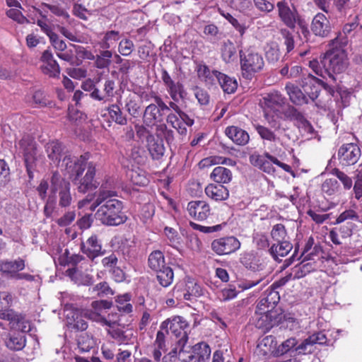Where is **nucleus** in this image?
<instances>
[{"label": "nucleus", "instance_id": "obj_51", "mask_svg": "<svg viewBox=\"0 0 362 362\" xmlns=\"http://www.w3.org/2000/svg\"><path fill=\"white\" fill-rule=\"evenodd\" d=\"M57 56L62 60L67 62L71 66H78L82 63V60L75 57L71 49L65 50L64 52H57Z\"/></svg>", "mask_w": 362, "mask_h": 362}, {"label": "nucleus", "instance_id": "obj_36", "mask_svg": "<svg viewBox=\"0 0 362 362\" xmlns=\"http://www.w3.org/2000/svg\"><path fill=\"white\" fill-rule=\"evenodd\" d=\"M279 300V293L274 291L264 293L257 304V308L261 311H266L265 308L273 309Z\"/></svg>", "mask_w": 362, "mask_h": 362}, {"label": "nucleus", "instance_id": "obj_59", "mask_svg": "<svg viewBox=\"0 0 362 362\" xmlns=\"http://www.w3.org/2000/svg\"><path fill=\"white\" fill-rule=\"evenodd\" d=\"M42 71L45 74L49 75L51 77H58L60 74V67L57 61H52L47 63L42 67Z\"/></svg>", "mask_w": 362, "mask_h": 362}, {"label": "nucleus", "instance_id": "obj_6", "mask_svg": "<svg viewBox=\"0 0 362 362\" xmlns=\"http://www.w3.org/2000/svg\"><path fill=\"white\" fill-rule=\"evenodd\" d=\"M321 64L324 68L323 72L326 75V80L329 82H336L334 74H340L345 71L347 66L344 59V54L341 50L328 51L321 57Z\"/></svg>", "mask_w": 362, "mask_h": 362}, {"label": "nucleus", "instance_id": "obj_14", "mask_svg": "<svg viewBox=\"0 0 362 362\" xmlns=\"http://www.w3.org/2000/svg\"><path fill=\"white\" fill-rule=\"evenodd\" d=\"M115 82L111 79L102 81L98 79V86L93 93V99L103 103L110 102L115 96Z\"/></svg>", "mask_w": 362, "mask_h": 362}, {"label": "nucleus", "instance_id": "obj_32", "mask_svg": "<svg viewBox=\"0 0 362 362\" xmlns=\"http://www.w3.org/2000/svg\"><path fill=\"white\" fill-rule=\"evenodd\" d=\"M45 148L49 158L57 165H59L64 150L62 144L58 141H52L46 144Z\"/></svg>", "mask_w": 362, "mask_h": 362}, {"label": "nucleus", "instance_id": "obj_50", "mask_svg": "<svg viewBox=\"0 0 362 362\" xmlns=\"http://www.w3.org/2000/svg\"><path fill=\"white\" fill-rule=\"evenodd\" d=\"M331 173L340 180L345 189L349 190L352 187V179L344 172L340 170L339 168H334L332 170Z\"/></svg>", "mask_w": 362, "mask_h": 362}, {"label": "nucleus", "instance_id": "obj_34", "mask_svg": "<svg viewBox=\"0 0 362 362\" xmlns=\"http://www.w3.org/2000/svg\"><path fill=\"white\" fill-rule=\"evenodd\" d=\"M293 245L288 241L277 242V244H273L269 248V252L274 260L281 262L280 257L286 256L292 250Z\"/></svg>", "mask_w": 362, "mask_h": 362}, {"label": "nucleus", "instance_id": "obj_35", "mask_svg": "<svg viewBox=\"0 0 362 362\" xmlns=\"http://www.w3.org/2000/svg\"><path fill=\"white\" fill-rule=\"evenodd\" d=\"M188 334H185L182 339L177 340V346L179 347L178 359L181 362H190L193 360L192 347L191 345H187Z\"/></svg>", "mask_w": 362, "mask_h": 362}, {"label": "nucleus", "instance_id": "obj_20", "mask_svg": "<svg viewBox=\"0 0 362 362\" xmlns=\"http://www.w3.org/2000/svg\"><path fill=\"white\" fill-rule=\"evenodd\" d=\"M189 215L198 221L205 220L210 214L209 205L204 201H192L187 204Z\"/></svg>", "mask_w": 362, "mask_h": 362}, {"label": "nucleus", "instance_id": "obj_40", "mask_svg": "<svg viewBox=\"0 0 362 362\" xmlns=\"http://www.w3.org/2000/svg\"><path fill=\"white\" fill-rule=\"evenodd\" d=\"M211 178L218 184L228 183L232 179V173L226 168L218 166L212 171Z\"/></svg>", "mask_w": 362, "mask_h": 362}, {"label": "nucleus", "instance_id": "obj_58", "mask_svg": "<svg viewBox=\"0 0 362 362\" xmlns=\"http://www.w3.org/2000/svg\"><path fill=\"white\" fill-rule=\"evenodd\" d=\"M134 43L129 39L121 40L118 45V51L123 56H129L134 50Z\"/></svg>", "mask_w": 362, "mask_h": 362}, {"label": "nucleus", "instance_id": "obj_30", "mask_svg": "<svg viewBox=\"0 0 362 362\" xmlns=\"http://www.w3.org/2000/svg\"><path fill=\"white\" fill-rule=\"evenodd\" d=\"M163 121V114H160L156 104L151 103L148 105L144 112L143 122L148 127H152L157 122Z\"/></svg>", "mask_w": 362, "mask_h": 362}, {"label": "nucleus", "instance_id": "obj_44", "mask_svg": "<svg viewBox=\"0 0 362 362\" xmlns=\"http://www.w3.org/2000/svg\"><path fill=\"white\" fill-rule=\"evenodd\" d=\"M124 110L133 117H137L141 106L136 96H129L125 100Z\"/></svg>", "mask_w": 362, "mask_h": 362}, {"label": "nucleus", "instance_id": "obj_49", "mask_svg": "<svg viewBox=\"0 0 362 362\" xmlns=\"http://www.w3.org/2000/svg\"><path fill=\"white\" fill-rule=\"evenodd\" d=\"M33 100L35 104L39 107L52 106V102L43 90H35L33 95Z\"/></svg>", "mask_w": 362, "mask_h": 362}, {"label": "nucleus", "instance_id": "obj_54", "mask_svg": "<svg viewBox=\"0 0 362 362\" xmlns=\"http://www.w3.org/2000/svg\"><path fill=\"white\" fill-rule=\"evenodd\" d=\"M349 40L347 36L341 34V32L337 33V35L330 40L329 45L333 47V50H340V49L346 46L348 44Z\"/></svg>", "mask_w": 362, "mask_h": 362}, {"label": "nucleus", "instance_id": "obj_42", "mask_svg": "<svg viewBox=\"0 0 362 362\" xmlns=\"http://www.w3.org/2000/svg\"><path fill=\"white\" fill-rule=\"evenodd\" d=\"M156 272L157 274L156 279L162 286L168 287L173 283L174 273L171 267L166 266Z\"/></svg>", "mask_w": 362, "mask_h": 362}, {"label": "nucleus", "instance_id": "obj_15", "mask_svg": "<svg viewBox=\"0 0 362 362\" xmlns=\"http://www.w3.org/2000/svg\"><path fill=\"white\" fill-rule=\"evenodd\" d=\"M188 324L186 320L180 316H174L172 318L163 322L160 326V329L165 330L167 334L170 332L175 337L182 339L185 334H187L185 329Z\"/></svg>", "mask_w": 362, "mask_h": 362}, {"label": "nucleus", "instance_id": "obj_47", "mask_svg": "<svg viewBox=\"0 0 362 362\" xmlns=\"http://www.w3.org/2000/svg\"><path fill=\"white\" fill-rule=\"evenodd\" d=\"M130 299L131 296L129 293L117 296L116 301L118 303V310L124 313H130L132 311V305L129 303Z\"/></svg>", "mask_w": 362, "mask_h": 362}, {"label": "nucleus", "instance_id": "obj_23", "mask_svg": "<svg viewBox=\"0 0 362 362\" xmlns=\"http://www.w3.org/2000/svg\"><path fill=\"white\" fill-rule=\"evenodd\" d=\"M121 102L109 105L106 107L110 119L117 124L125 126L128 123V117L121 107Z\"/></svg>", "mask_w": 362, "mask_h": 362}, {"label": "nucleus", "instance_id": "obj_24", "mask_svg": "<svg viewBox=\"0 0 362 362\" xmlns=\"http://www.w3.org/2000/svg\"><path fill=\"white\" fill-rule=\"evenodd\" d=\"M225 132L228 138L238 145L245 146L249 142L250 136L248 133L240 127L235 126L228 127Z\"/></svg>", "mask_w": 362, "mask_h": 362}, {"label": "nucleus", "instance_id": "obj_19", "mask_svg": "<svg viewBox=\"0 0 362 362\" xmlns=\"http://www.w3.org/2000/svg\"><path fill=\"white\" fill-rule=\"evenodd\" d=\"M81 250L91 261L104 254V252L102 251V245L96 235H92L87 239L86 243L82 242Z\"/></svg>", "mask_w": 362, "mask_h": 362}, {"label": "nucleus", "instance_id": "obj_38", "mask_svg": "<svg viewBox=\"0 0 362 362\" xmlns=\"http://www.w3.org/2000/svg\"><path fill=\"white\" fill-rule=\"evenodd\" d=\"M222 59L226 63H230L237 59V51L234 43L230 40L223 42L221 47Z\"/></svg>", "mask_w": 362, "mask_h": 362}, {"label": "nucleus", "instance_id": "obj_28", "mask_svg": "<svg viewBox=\"0 0 362 362\" xmlns=\"http://www.w3.org/2000/svg\"><path fill=\"white\" fill-rule=\"evenodd\" d=\"M285 102L286 98L278 92L269 93L260 100L262 107L269 108L274 112L276 111L278 107L284 105Z\"/></svg>", "mask_w": 362, "mask_h": 362}, {"label": "nucleus", "instance_id": "obj_22", "mask_svg": "<svg viewBox=\"0 0 362 362\" xmlns=\"http://www.w3.org/2000/svg\"><path fill=\"white\" fill-rule=\"evenodd\" d=\"M285 89L289 97L290 101L296 106H302L309 104V98L298 86L293 83H288L286 85Z\"/></svg>", "mask_w": 362, "mask_h": 362}, {"label": "nucleus", "instance_id": "obj_18", "mask_svg": "<svg viewBox=\"0 0 362 362\" xmlns=\"http://www.w3.org/2000/svg\"><path fill=\"white\" fill-rule=\"evenodd\" d=\"M25 267V260L20 257L14 260H0V272L2 275L11 279H14L16 275L23 270Z\"/></svg>", "mask_w": 362, "mask_h": 362}, {"label": "nucleus", "instance_id": "obj_43", "mask_svg": "<svg viewBox=\"0 0 362 362\" xmlns=\"http://www.w3.org/2000/svg\"><path fill=\"white\" fill-rule=\"evenodd\" d=\"M77 344L80 352L85 353L90 351V349L95 347L96 341L92 336L83 333L78 337Z\"/></svg>", "mask_w": 362, "mask_h": 362}, {"label": "nucleus", "instance_id": "obj_57", "mask_svg": "<svg viewBox=\"0 0 362 362\" xmlns=\"http://www.w3.org/2000/svg\"><path fill=\"white\" fill-rule=\"evenodd\" d=\"M9 180V167L4 160L0 159V187L6 185Z\"/></svg>", "mask_w": 362, "mask_h": 362}, {"label": "nucleus", "instance_id": "obj_12", "mask_svg": "<svg viewBox=\"0 0 362 362\" xmlns=\"http://www.w3.org/2000/svg\"><path fill=\"white\" fill-rule=\"evenodd\" d=\"M161 79L173 100L178 102L180 100L185 98L187 92L183 84L180 82L174 81L165 69L161 70Z\"/></svg>", "mask_w": 362, "mask_h": 362}, {"label": "nucleus", "instance_id": "obj_48", "mask_svg": "<svg viewBox=\"0 0 362 362\" xmlns=\"http://www.w3.org/2000/svg\"><path fill=\"white\" fill-rule=\"evenodd\" d=\"M119 38V33L115 30L107 31L100 43L101 48L104 49H109L112 44L116 42Z\"/></svg>", "mask_w": 362, "mask_h": 362}, {"label": "nucleus", "instance_id": "obj_5", "mask_svg": "<svg viewBox=\"0 0 362 362\" xmlns=\"http://www.w3.org/2000/svg\"><path fill=\"white\" fill-rule=\"evenodd\" d=\"M15 148L17 154L23 157L29 179L32 180L36 168L37 153L35 139L29 134H24L16 142Z\"/></svg>", "mask_w": 362, "mask_h": 362}, {"label": "nucleus", "instance_id": "obj_26", "mask_svg": "<svg viewBox=\"0 0 362 362\" xmlns=\"http://www.w3.org/2000/svg\"><path fill=\"white\" fill-rule=\"evenodd\" d=\"M67 326L70 329L76 331H84L88 327L87 322L83 319V316L78 310H70L66 314Z\"/></svg>", "mask_w": 362, "mask_h": 362}, {"label": "nucleus", "instance_id": "obj_63", "mask_svg": "<svg viewBox=\"0 0 362 362\" xmlns=\"http://www.w3.org/2000/svg\"><path fill=\"white\" fill-rule=\"evenodd\" d=\"M151 97L153 99L156 107L160 114L164 115L165 112L170 111V107L163 101L160 95L154 92L151 93Z\"/></svg>", "mask_w": 362, "mask_h": 362}, {"label": "nucleus", "instance_id": "obj_7", "mask_svg": "<svg viewBox=\"0 0 362 362\" xmlns=\"http://www.w3.org/2000/svg\"><path fill=\"white\" fill-rule=\"evenodd\" d=\"M242 74L245 78L252 79L255 74L261 71L264 66L262 56L252 50L239 52Z\"/></svg>", "mask_w": 362, "mask_h": 362}, {"label": "nucleus", "instance_id": "obj_29", "mask_svg": "<svg viewBox=\"0 0 362 362\" xmlns=\"http://www.w3.org/2000/svg\"><path fill=\"white\" fill-rule=\"evenodd\" d=\"M206 194L215 201L226 200L229 197L228 189L221 184H210L205 188Z\"/></svg>", "mask_w": 362, "mask_h": 362}, {"label": "nucleus", "instance_id": "obj_16", "mask_svg": "<svg viewBox=\"0 0 362 362\" xmlns=\"http://www.w3.org/2000/svg\"><path fill=\"white\" fill-rule=\"evenodd\" d=\"M240 262L248 270L259 274H265L263 272L266 269V263L264 259L256 252L244 253L241 255Z\"/></svg>", "mask_w": 362, "mask_h": 362}, {"label": "nucleus", "instance_id": "obj_8", "mask_svg": "<svg viewBox=\"0 0 362 362\" xmlns=\"http://www.w3.org/2000/svg\"><path fill=\"white\" fill-rule=\"evenodd\" d=\"M278 16L280 21L288 28L294 29L297 22L302 18L296 8L288 5L286 1H279L276 3Z\"/></svg>", "mask_w": 362, "mask_h": 362}, {"label": "nucleus", "instance_id": "obj_53", "mask_svg": "<svg viewBox=\"0 0 362 362\" xmlns=\"http://www.w3.org/2000/svg\"><path fill=\"white\" fill-rule=\"evenodd\" d=\"M280 49L278 45L272 44L266 48L265 56L269 63H275L280 58Z\"/></svg>", "mask_w": 362, "mask_h": 362}, {"label": "nucleus", "instance_id": "obj_61", "mask_svg": "<svg viewBox=\"0 0 362 362\" xmlns=\"http://www.w3.org/2000/svg\"><path fill=\"white\" fill-rule=\"evenodd\" d=\"M280 33L284 40L287 52L292 51L295 46V42L292 33L287 28H282Z\"/></svg>", "mask_w": 362, "mask_h": 362}, {"label": "nucleus", "instance_id": "obj_31", "mask_svg": "<svg viewBox=\"0 0 362 362\" xmlns=\"http://www.w3.org/2000/svg\"><path fill=\"white\" fill-rule=\"evenodd\" d=\"M192 354L194 362H208L211 355V348L208 344L202 341L193 346Z\"/></svg>", "mask_w": 362, "mask_h": 362}, {"label": "nucleus", "instance_id": "obj_64", "mask_svg": "<svg viewBox=\"0 0 362 362\" xmlns=\"http://www.w3.org/2000/svg\"><path fill=\"white\" fill-rule=\"evenodd\" d=\"M354 178V191L355 198L359 200L362 197V171L356 170Z\"/></svg>", "mask_w": 362, "mask_h": 362}, {"label": "nucleus", "instance_id": "obj_25", "mask_svg": "<svg viewBox=\"0 0 362 362\" xmlns=\"http://www.w3.org/2000/svg\"><path fill=\"white\" fill-rule=\"evenodd\" d=\"M214 75L225 93L230 94L236 90L238 83L235 78L217 70H214Z\"/></svg>", "mask_w": 362, "mask_h": 362}, {"label": "nucleus", "instance_id": "obj_41", "mask_svg": "<svg viewBox=\"0 0 362 362\" xmlns=\"http://www.w3.org/2000/svg\"><path fill=\"white\" fill-rule=\"evenodd\" d=\"M5 344L9 349L19 351L25 346V339L21 333L10 334L6 339Z\"/></svg>", "mask_w": 362, "mask_h": 362}, {"label": "nucleus", "instance_id": "obj_9", "mask_svg": "<svg viewBox=\"0 0 362 362\" xmlns=\"http://www.w3.org/2000/svg\"><path fill=\"white\" fill-rule=\"evenodd\" d=\"M240 242L234 236H226L211 242V248L218 255H227L236 252L240 247Z\"/></svg>", "mask_w": 362, "mask_h": 362}, {"label": "nucleus", "instance_id": "obj_33", "mask_svg": "<svg viewBox=\"0 0 362 362\" xmlns=\"http://www.w3.org/2000/svg\"><path fill=\"white\" fill-rule=\"evenodd\" d=\"M0 319L9 321L13 326L16 325L18 329L23 331L21 325L24 323V317L11 309L10 307L0 309Z\"/></svg>", "mask_w": 362, "mask_h": 362}, {"label": "nucleus", "instance_id": "obj_4", "mask_svg": "<svg viewBox=\"0 0 362 362\" xmlns=\"http://www.w3.org/2000/svg\"><path fill=\"white\" fill-rule=\"evenodd\" d=\"M327 341L323 332H317L305 339L298 346L296 338L291 337L284 341L278 348V352L284 354L290 351L298 354H310L314 351L315 344L323 345Z\"/></svg>", "mask_w": 362, "mask_h": 362}, {"label": "nucleus", "instance_id": "obj_56", "mask_svg": "<svg viewBox=\"0 0 362 362\" xmlns=\"http://www.w3.org/2000/svg\"><path fill=\"white\" fill-rule=\"evenodd\" d=\"M42 6L48 8L53 14L57 16L62 17L63 18L68 20L69 18V14L66 10L59 4L52 5L46 3H42Z\"/></svg>", "mask_w": 362, "mask_h": 362}, {"label": "nucleus", "instance_id": "obj_17", "mask_svg": "<svg viewBox=\"0 0 362 362\" xmlns=\"http://www.w3.org/2000/svg\"><path fill=\"white\" fill-rule=\"evenodd\" d=\"M332 29V26L324 13H317L314 16L311 23V31L315 35L322 38L327 37Z\"/></svg>", "mask_w": 362, "mask_h": 362}, {"label": "nucleus", "instance_id": "obj_2", "mask_svg": "<svg viewBox=\"0 0 362 362\" xmlns=\"http://www.w3.org/2000/svg\"><path fill=\"white\" fill-rule=\"evenodd\" d=\"M106 187L101 185L99 194L92 204L90 208L94 210L99 206L95 216L103 224L107 226H119L124 223L127 217L123 212L122 202L118 199H112L115 192L112 190H106Z\"/></svg>", "mask_w": 362, "mask_h": 362}, {"label": "nucleus", "instance_id": "obj_3", "mask_svg": "<svg viewBox=\"0 0 362 362\" xmlns=\"http://www.w3.org/2000/svg\"><path fill=\"white\" fill-rule=\"evenodd\" d=\"M50 189L44 206V214L47 218L52 217L57 209L58 205L61 208H69L73 198L71 194V184L57 172H53L50 177Z\"/></svg>", "mask_w": 362, "mask_h": 362}, {"label": "nucleus", "instance_id": "obj_27", "mask_svg": "<svg viewBox=\"0 0 362 362\" xmlns=\"http://www.w3.org/2000/svg\"><path fill=\"white\" fill-rule=\"evenodd\" d=\"M147 147L153 159L158 160L164 154L163 141L160 138H155L153 135H148L147 136Z\"/></svg>", "mask_w": 362, "mask_h": 362}, {"label": "nucleus", "instance_id": "obj_1", "mask_svg": "<svg viewBox=\"0 0 362 362\" xmlns=\"http://www.w3.org/2000/svg\"><path fill=\"white\" fill-rule=\"evenodd\" d=\"M90 158L89 153H85L80 157L66 154L62 160V167H64L78 192L86 193L95 190L99 182L95 180V165L93 162L87 163Z\"/></svg>", "mask_w": 362, "mask_h": 362}, {"label": "nucleus", "instance_id": "obj_11", "mask_svg": "<svg viewBox=\"0 0 362 362\" xmlns=\"http://www.w3.org/2000/svg\"><path fill=\"white\" fill-rule=\"evenodd\" d=\"M281 114L284 120H288L296 122L298 127H303L308 132H312L313 127L310 122L305 117L303 112H300L296 107L287 104L282 108Z\"/></svg>", "mask_w": 362, "mask_h": 362}, {"label": "nucleus", "instance_id": "obj_62", "mask_svg": "<svg viewBox=\"0 0 362 362\" xmlns=\"http://www.w3.org/2000/svg\"><path fill=\"white\" fill-rule=\"evenodd\" d=\"M50 43L58 52H64L66 49L67 45L63 40H61L57 33H52L49 37Z\"/></svg>", "mask_w": 362, "mask_h": 362}, {"label": "nucleus", "instance_id": "obj_60", "mask_svg": "<svg viewBox=\"0 0 362 362\" xmlns=\"http://www.w3.org/2000/svg\"><path fill=\"white\" fill-rule=\"evenodd\" d=\"M346 220L359 221L358 214L353 209H347L342 212L336 219L335 224H339Z\"/></svg>", "mask_w": 362, "mask_h": 362}, {"label": "nucleus", "instance_id": "obj_55", "mask_svg": "<svg viewBox=\"0 0 362 362\" xmlns=\"http://www.w3.org/2000/svg\"><path fill=\"white\" fill-rule=\"evenodd\" d=\"M271 235L276 242L285 241L284 239L286 236L285 226L281 223L274 225L271 231Z\"/></svg>", "mask_w": 362, "mask_h": 362}, {"label": "nucleus", "instance_id": "obj_37", "mask_svg": "<svg viewBox=\"0 0 362 362\" xmlns=\"http://www.w3.org/2000/svg\"><path fill=\"white\" fill-rule=\"evenodd\" d=\"M148 265L154 272L159 271V269L166 267L163 252L158 250L151 252L148 258Z\"/></svg>", "mask_w": 362, "mask_h": 362}, {"label": "nucleus", "instance_id": "obj_45", "mask_svg": "<svg viewBox=\"0 0 362 362\" xmlns=\"http://www.w3.org/2000/svg\"><path fill=\"white\" fill-rule=\"evenodd\" d=\"M255 129L261 139L264 141H269L275 144L279 140V138L276 135L274 132L267 127L260 124H255Z\"/></svg>", "mask_w": 362, "mask_h": 362}, {"label": "nucleus", "instance_id": "obj_13", "mask_svg": "<svg viewBox=\"0 0 362 362\" xmlns=\"http://www.w3.org/2000/svg\"><path fill=\"white\" fill-rule=\"evenodd\" d=\"M320 84L321 79L310 74H303L300 78V85L310 102H314L318 98L320 93Z\"/></svg>", "mask_w": 362, "mask_h": 362}, {"label": "nucleus", "instance_id": "obj_21", "mask_svg": "<svg viewBox=\"0 0 362 362\" xmlns=\"http://www.w3.org/2000/svg\"><path fill=\"white\" fill-rule=\"evenodd\" d=\"M262 312L264 314L259 317L255 325L258 329H262L264 332L270 330L282 320V316H277L276 312L271 310Z\"/></svg>", "mask_w": 362, "mask_h": 362}, {"label": "nucleus", "instance_id": "obj_52", "mask_svg": "<svg viewBox=\"0 0 362 362\" xmlns=\"http://www.w3.org/2000/svg\"><path fill=\"white\" fill-rule=\"evenodd\" d=\"M92 289L93 292H95L96 295L100 298L114 295V291L106 281L97 284Z\"/></svg>", "mask_w": 362, "mask_h": 362}, {"label": "nucleus", "instance_id": "obj_39", "mask_svg": "<svg viewBox=\"0 0 362 362\" xmlns=\"http://www.w3.org/2000/svg\"><path fill=\"white\" fill-rule=\"evenodd\" d=\"M67 272L71 279L78 285L90 286L94 282L92 275L78 271L76 268L69 269Z\"/></svg>", "mask_w": 362, "mask_h": 362}, {"label": "nucleus", "instance_id": "obj_46", "mask_svg": "<svg viewBox=\"0 0 362 362\" xmlns=\"http://www.w3.org/2000/svg\"><path fill=\"white\" fill-rule=\"evenodd\" d=\"M340 185L338 181L333 178L326 179L322 184V191L327 196H332L339 192Z\"/></svg>", "mask_w": 362, "mask_h": 362}, {"label": "nucleus", "instance_id": "obj_10", "mask_svg": "<svg viewBox=\"0 0 362 362\" xmlns=\"http://www.w3.org/2000/svg\"><path fill=\"white\" fill-rule=\"evenodd\" d=\"M361 156L359 146L354 143L343 144L338 150L337 158L343 166L354 165Z\"/></svg>", "mask_w": 362, "mask_h": 362}]
</instances>
